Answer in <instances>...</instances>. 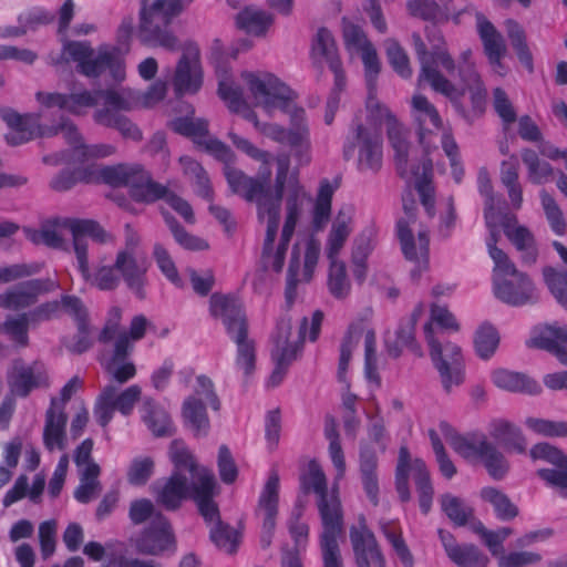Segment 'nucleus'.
Wrapping results in <instances>:
<instances>
[{"label":"nucleus","mask_w":567,"mask_h":567,"mask_svg":"<svg viewBox=\"0 0 567 567\" xmlns=\"http://www.w3.org/2000/svg\"><path fill=\"white\" fill-rule=\"evenodd\" d=\"M219 79L218 94L231 112L241 114L247 121L266 137L279 144L288 145L300 166L311 162V140L309 122L302 107L290 105L281 110L289 115V127L276 123H260L256 113L249 107L243 97L241 89L228 76L227 70H217Z\"/></svg>","instance_id":"f257e3e1"},{"label":"nucleus","mask_w":567,"mask_h":567,"mask_svg":"<svg viewBox=\"0 0 567 567\" xmlns=\"http://www.w3.org/2000/svg\"><path fill=\"white\" fill-rule=\"evenodd\" d=\"M307 193L297 179L289 183L285 199V223L278 233L280 214H265L258 221L266 225L261 250V264L265 269L280 272L285 265L286 254L295 233L297 223L303 210Z\"/></svg>","instance_id":"f03ea898"},{"label":"nucleus","mask_w":567,"mask_h":567,"mask_svg":"<svg viewBox=\"0 0 567 567\" xmlns=\"http://www.w3.org/2000/svg\"><path fill=\"white\" fill-rule=\"evenodd\" d=\"M2 120L8 126L4 137L12 146L21 145L37 136H51L62 133L64 138L74 150L78 158L106 157L115 153V147L110 144L85 145L82 135L75 124L70 120H62L58 126L42 128L40 117L35 114H19L16 111L2 112Z\"/></svg>","instance_id":"7ed1b4c3"},{"label":"nucleus","mask_w":567,"mask_h":567,"mask_svg":"<svg viewBox=\"0 0 567 567\" xmlns=\"http://www.w3.org/2000/svg\"><path fill=\"white\" fill-rule=\"evenodd\" d=\"M425 31L431 51H427L419 33L412 34L413 48L421 64L417 82L419 84L426 82L435 92L446 96L452 102L456 112L467 118L468 114L466 110L458 103L462 92L436 69V64H440L449 73L455 71V61L445 48L443 35L435 27H427Z\"/></svg>","instance_id":"20e7f679"},{"label":"nucleus","mask_w":567,"mask_h":567,"mask_svg":"<svg viewBox=\"0 0 567 567\" xmlns=\"http://www.w3.org/2000/svg\"><path fill=\"white\" fill-rule=\"evenodd\" d=\"M101 178L114 187L125 186L133 199L142 203H153L164 199L187 223L195 221L190 205L182 197L171 192L166 186L152 179L148 172L137 164H118L100 169Z\"/></svg>","instance_id":"39448f33"},{"label":"nucleus","mask_w":567,"mask_h":567,"mask_svg":"<svg viewBox=\"0 0 567 567\" xmlns=\"http://www.w3.org/2000/svg\"><path fill=\"white\" fill-rule=\"evenodd\" d=\"M381 110H367L363 118L357 115L350 126L349 134L343 145V158L354 159L359 172L377 173L383 163V140L381 125L383 117Z\"/></svg>","instance_id":"423d86ee"},{"label":"nucleus","mask_w":567,"mask_h":567,"mask_svg":"<svg viewBox=\"0 0 567 567\" xmlns=\"http://www.w3.org/2000/svg\"><path fill=\"white\" fill-rule=\"evenodd\" d=\"M23 233L31 243L52 248L62 247L64 235L69 233L72 236L75 256L79 255L80 246L84 247L87 244V237L102 245L113 244L115 240V237L97 221L80 218H55L43 223L39 229L24 228Z\"/></svg>","instance_id":"0eeeda50"},{"label":"nucleus","mask_w":567,"mask_h":567,"mask_svg":"<svg viewBox=\"0 0 567 567\" xmlns=\"http://www.w3.org/2000/svg\"><path fill=\"white\" fill-rule=\"evenodd\" d=\"M386 123L388 138L394 151L395 167L400 176L404 178H414L415 187L421 197L427 215L432 218L434 210V189L431 185L432 162L424 159L420 166H415L410 158V143L408 141L406 128L399 123L396 117L389 111V116L383 117Z\"/></svg>","instance_id":"6e6552de"},{"label":"nucleus","mask_w":567,"mask_h":567,"mask_svg":"<svg viewBox=\"0 0 567 567\" xmlns=\"http://www.w3.org/2000/svg\"><path fill=\"white\" fill-rule=\"evenodd\" d=\"M497 237L492 230L486 240L489 257L494 261L493 288L496 298L511 306L534 302L536 289L533 281L519 271L506 252L496 247Z\"/></svg>","instance_id":"1a4fd4ad"},{"label":"nucleus","mask_w":567,"mask_h":567,"mask_svg":"<svg viewBox=\"0 0 567 567\" xmlns=\"http://www.w3.org/2000/svg\"><path fill=\"white\" fill-rule=\"evenodd\" d=\"M193 0H154L142 1L140 9L138 38L141 42L152 47L174 49L176 38L166 30L173 18L181 14Z\"/></svg>","instance_id":"9d476101"},{"label":"nucleus","mask_w":567,"mask_h":567,"mask_svg":"<svg viewBox=\"0 0 567 567\" xmlns=\"http://www.w3.org/2000/svg\"><path fill=\"white\" fill-rule=\"evenodd\" d=\"M76 256L78 269L85 281L102 291H113L120 284L121 279L125 281L127 287L140 298H145V284L146 277L142 276L134 269H126V266H118L117 257L115 256L114 264H107L105 259H100L93 268L89 262V245L79 248Z\"/></svg>","instance_id":"9b49d317"},{"label":"nucleus","mask_w":567,"mask_h":567,"mask_svg":"<svg viewBox=\"0 0 567 567\" xmlns=\"http://www.w3.org/2000/svg\"><path fill=\"white\" fill-rule=\"evenodd\" d=\"M308 327V318L303 317L299 330L291 331V319L282 317L277 322L272 334L274 347L271 349V359L275 368L267 381V386H278L285 379L289 365L297 360L300 354Z\"/></svg>","instance_id":"f8f14e48"},{"label":"nucleus","mask_w":567,"mask_h":567,"mask_svg":"<svg viewBox=\"0 0 567 567\" xmlns=\"http://www.w3.org/2000/svg\"><path fill=\"white\" fill-rule=\"evenodd\" d=\"M241 81L255 106L264 109L268 115H272L276 110H287L295 105L296 93L271 73L245 71L241 73Z\"/></svg>","instance_id":"ddd939ff"},{"label":"nucleus","mask_w":567,"mask_h":567,"mask_svg":"<svg viewBox=\"0 0 567 567\" xmlns=\"http://www.w3.org/2000/svg\"><path fill=\"white\" fill-rule=\"evenodd\" d=\"M61 60L74 62L76 70L87 78H97L106 69L115 71V79L122 80L124 71L114 51L101 49L95 54L94 49L86 41H72L62 39Z\"/></svg>","instance_id":"4468645a"},{"label":"nucleus","mask_w":567,"mask_h":567,"mask_svg":"<svg viewBox=\"0 0 567 567\" xmlns=\"http://www.w3.org/2000/svg\"><path fill=\"white\" fill-rule=\"evenodd\" d=\"M413 475L419 493V504L423 514H427L432 506L434 489L430 480V473L425 463L415 458L411 462L410 452L406 446H401L395 471V488L402 502L411 499L409 488V474Z\"/></svg>","instance_id":"2eb2a0df"},{"label":"nucleus","mask_w":567,"mask_h":567,"mask_svg":"<svg viewBox=\"0 0 567 567\" xmlns=\"http://www.w3.org/2000/svg\"><path fill=\"white\" fill-rule=\"evenodd\" d=\"M137 100L130 89L106 92L105 106L94 111L93 120L99 125L117 130L125 138L141 141L142 132L140 128L121 113L135 107Z\"/></svg>","instance_id":"dca6fc26"},{"label":"nucleus","mask_w":567,"mask_h":567,"mask_svg":"<svg viewBox=\"0 0 567 567\" xmlns=\"http://www.w3.org/2000/svg\"><path fill=\"white\" fill-rule=\"evenodd\" d=\"M403 207L405 216L398 221V237L405 258L415 262L414 268L411 269V278L416 281L427 269L429 233L426 229L420 228L417 230V239L415 240L412 227L415 224L414 202H411V205H409L404 198Z\"/></svg>","instance_id":"f3484780"},{"label":"nucleus","mask_w":567,"mask_h":567,"mask_svg":"<svg viewBox=\"0 0 567 567\" xmlns=\"http://www.w3.org/2000/svg\"><path fill=\"white\" fill-rule=\"evenodd\" d=\"M363 338L365 373L371 379L377 370V340L375 331L365 321L359 320L350 324L348 332L340 348V359L338 367V380L342 383L347 382V370L352 355V351Z\"/></svg>","instance_id":"a211bd4d"},{"label":"nucleus","mask_w":567,"mask_h":567,"mask_svg":"<svg viewBox=\"0 0 567 567\" xmlns=\"http://www.w3.org/2000/svg\"><path fill=\"white\" fill-rule=\"evenodd\" d=\"M230 141L233 144L246 153L251 158L260 162L264 167L260 168V175H261V182L264 187V196L265 198L271 200L272 203L270 206L271 209L269 210V214H280L281 213V204H282V197H284V189L285 185L288 179V175L285 174H276L275 178V186L274 188L270 186V177H271V168L270 163L272 159V156L269 152L264 151L255 146L252 143H250L248 140L239 136L238 134L234 132H229L228 134Z\"/></svg>","instance_id":"6ab92c4d"},{"label":"nucleus","mask_w":567,"mask_h":567,"mask_svg":"<svg viewBox=\"0 0 567 567\" xmlns=\"http://www.w3.org/2000/svg\"><path fill=\"white\" fill-rule=\"evenodd\" d=\"M302 485L306 491H313L318 495V509L322 525L343 520L338 482H334L331 493H328L327 477L317 462L309 463Z\"/></svg>","instance_id":"aec40b11"},{"label":"nucleus","mask_w":567,"mask_h":567,"mask_svg":"<svg viewBox=\"0 0 567 567\" xmlns=\"http://www.w3.org/2000/svg\"><path fill=\"white\" fill-rule=\"evenodd\" d=\"M111 90L75 89L69 94L38 92V102L48 107H59L73 115H84L87 110L97 105L100 99L105 103V93Z\"/></svg>","instance_id":"412c9836"},{"label":"nucleus","mask_w":567,"mask_h":567,"mask_svg":"<svg viewBox=\"0 0 567 567\" xmlns=\"http://www.w3.org/2000/svg\"><path fill=\"white\" fill-rule=\"evenodd\" d=\"M533 460H544L549 468H539L537 475L549 486L567 497V455L549 443H538L530 449Z\"/></svg>","instance_id":"4be33fe9"},{"label":"nucleus","mask_w":567,"mask_h":567,"mask_svg":"<svg viewBox=\"0 0 567 567\" xmlns=\"http://www.w3.org/2000/svg\"><path fill=\"white\" fill-rule=\"evenodd\" d=\"M133 351L132 342L126 333H120L111 350H103L100 355V363L113 380L124 384L136 375V367L128 359Z\"/></svg>","instance_id":"5701e85b"},{"label":"nucleus","mask_w":567,"mask_h":567,"mask_svg":"<svg viewBox=\"0 0 567 567\" xmlns=\"http://www.w3.org/2000/svg\"><path fill=\"white\" fill-rule=\"evenodd\" d=\"M456 69L462 85L461 87L455 85V87L462 92L458 100L460 105L464 109L461 100L465 92H468L471 96L473 113L481 114L485 106L486 89L480 73L476 70V65L473 60V52L471 49H466L461 52L457 59V64L455 63V70Z\"/></svg>","instance_id":"b1692460"},{"label":"nucleus","mask_w":567,"mask_h":567,"mask_svg":"<svg viewBox=\"0 0 567 567\" xmlns=\"http://www.w3.org/2000/svg\"><path fill=\"white\" fill-rule=\"evenodd\" d=\"M210 315L219 319L229 338L248 333V322L241 302L228 295L214 293L209 299Z\"/></svg>","instance_id":"393cba45"},{"label":"nucleus","mask_w":567,"mask_h":567,"mask_svg":"<svg viewBox=\"0 0 567 567\" xmlns=\"http://www.w3.org/2000/svg\"><path fill=\"white\" fill-rule=\"evenodd\" d=\"M210 315L219 319L229 338L248 333V322L241 302L228 295L214 293L209 299Z\"/></svg>","instance_id":"a878e982"},{"label":"nucleus","mask_w":567,"mask_h":567,"mask_svg":"<svg viewBox=\"0 0 567 567\" xmlns=\"http://www.w3.org/2000/svg\"><path fill=\"white\" fill-rule=\"evenodd\" d=\"M225 176L230 189L246 202L256 205L257 218L269 213L271 200L265 198L261 175L257 178L246 175L243 171L226 166Z\"/></svg>","instance_id":"bb28decb"},{"label":"nucleus","mask_w":567,"mask_h":567,"mask_svg":"<svg viewBox=\"0 0 567 567\" xmlns=\"http://www.w3.org/2000/svg\"><path fill=\"white\" fill-rule=\"evenodd\" d=\"M225 176L230 189L246 202L256 205L257 218L269 213L271 200L265 198L261 175L257 178L246 175L243 171L226 166Z\"/></svg>","instance_id":"cd10ccee"},{"label":"nucleus","mask_w":567,"mask_h":567,"mask_svg":"<svg viewBox=\"0 0 567 567\" xmlns=\"http://www.w3.org/2000/svg\"><path fill=\"white\" fill-rule=\"evenodd\" d=\"M279 503V476L272 472L258 499L256 515L262 520V533L260 543L264 548L271 544L272 535L276 528V518L278 515Z\"/></svg>","instance_id":"c85d7f7f"},{"label":"nucleus","mask_w":567,"mask_h":567,"mask_svg":"<svg viewBox=\"0 0 567 567\" xmlns=\"http://www.w3.org/2000/svg\"><path fill=\"white\" fill-rule=\"evenodd\" d=\"M412 116L417 124L419 141L429 153L435 147L433 136L442 127V118L436 107L422 94H414L411 100Z\"/></svg>","instance_id":"c756f323"},{"label":"nucleus","mask_w":567,"mask_h":567,"mask_svg":"<svg viewBox=\"0 0 567 567\" xmlns=\"http://www.w3.org/2000/svg\"><path fill=\"white\" fill-rule=\"evenodd\" d=\"M156 502L168 511L177 509L183 501L193 497V480L175 471L169 477L156 481L152 486Z\"/></svg>","instance_id":"7c9ffc66"},{"label":"nucleus","mask_w":567,"mask_h":567,"mask_svg":"<svg viewBox=\"0 0 567 567\" xmlns=\"http://www.w3.org/2000/svg\"><path fill=\"white\" fill-rule=\"evenodd\" d=\"M174 546L172 527L163 514H157L136 540L137 550L145 555H159Z\"/></svg>","instance_id":"2f4dec72"},{"label":"nucleus","mask_w":567,"mask_h":567,"mask_svg":"<svg viewBox=\"0 0 567 567\" xmlns=\"http://www.w3.org/2000/svg\"><path fill=\"white\" fill-rule=\"evenodd\" d=\"M357 567H385V559L372 532L365 525L350 529Z\"/></svg>","instance_id":"473e14b6"},{"label":"nucleus","mask_w":567,"mask_h":567,"mask_svg":"<svg viewBox=\"0 0 567 567\" xmlns=\"http://www.w3.org/2000/svg\"><path fill=\"white\" fill-rule=\"evenodd\" d=\"M216 495V480L209 470H203L197 473L193 482V499L197 504L200 515L207 523L217 524L219 519V509L214 501Z\"/></svg>","instance_id":"72a5a7b5"},{"label":"nucleus","mask_w":567,"mask_h":567,"mask_svg":"<svg viewBox=\"0 0 567 567\" xmlns=\"http://www.w3.org/2000/svg\"><path fill=\"white\" fill-rule=\"evenodd\" d=\"M54 288V282L47 279H32L0 293V307L19 310L34 305L40 295Z\"/></svg>","instance_id":"f704fd0d"},{"label":"nucleus","mask_w":567,"mask_h":567,"mask_svg":"<svg viewBox=\"0 0 567 567\" xmlns=\"http://www.w3.org/2000/svg\"><path fill=\"white\" fill-rule=\"evenodd\" d=\"M203 74L197 51L184 53L173 79L176 95L195 94L202 86Z\"/></svg>","instance_id":"c9c22d12"},{"label":"nucleus","mask_w":567,"mask_h":567,"mask_svg":"<svg viewBox=\"0 0 567 567\" xmlns=\"http://www.w3.org/2000/svg\"><path fill=\"white\" fill-rule=\"evenodd\" d=\"M7 380L11 393L22 398L29 395L33 389L47 384V378L41 368L37 363L27 365L22 360L13 361Z\"/></svg>","instance_id":"e433bc0d"},{"label":"nucleus","mask_w":567,"mask_h":567,"mask_svg":"<svg viewBox=\"0 0 567 567\" xmlns=\"http://www.w3.org/2000/svg\"><path fill=\"white\" fill-rule=\"evenodd\" d=\"M66 422L63 404H59L58 399L53 398L45 412L43 427V443L49 451H62L66 447Z\"/></svg>","instance_id":"4c0bfd02"},{"label":"nucleus","mask_w":567,"mask_h":567,"mask_svg":"<svg viewBox=\"0 0 567 567\" xmlns=\"http://www.w3.org/2000/svg\"><path fill=\"white\" fill-rule=\"evenodd\" d=\"M530 344L550 352L561 364L567 365V324L554 322L544 327L530 339Z\"/></svg>","instance_id":"58836bf2"},{"label":"nucleus","mask_w":567,"mask_h":567,"mask_svg":"<svg viewBox=\"0 0 567 567\" xmlns=\"http://www.w3.org/2000/svg\"><path fill=\"white\" fill-rule=\"evenodd\" d=\"M312 54L317 62H326L329 65L330 70L334 73L336 84L339 87L343 82L344 74L334 39L328 29L321 28L318 30L312 45Z\"/></svg>","instance_id":"ea45409f"},{"label":"nucleus","mask_w":567,"mask_h":567,"mask_svg":"<svg viewBox=\"0 0 567 567\" xmlns=\"http://www.w3.org/2000/svg\"><path fill=\"white\" fill-rule=\"evenodd\" d=\"M504 219V233L522 254V261L526 265L535 264L538 257V250L532 231L525 226L516 225L515 216H505Z\"/></svg>","instance_id":"a19ab883"},{"label":"nucleus","mask_w":567,"mask_h":567,"mask_svg":"<svg viewBox=\"0 0 567 567\" xmlns=\"http://www.w3.org/2000/svg\"><path fill=\"white\" fill-rule=\"evenodd\" d=\"M142 421L154 436H172L175 432L169 413L154 399L144 398L140 409Z\"/></svg>","instance_id":"79ce46f5"},{"label":"nucleus","mask_w":567,"mask_h":567,"mask_svg":"<svg viewBox=\"0 0 567 567\" xmlns=\"http://www.w3.org/2000/svg\"><path fill=\"white\" fill-rule=\"evenodd\" d=\"M343 532V520L322 525L320 553L322 567H344L338 538Z\"/></svg>","instance_id":"37998d69"},{"label":"nucleus","mask_w":567,"mask_h":567,"mask_svg":"<svg viewBox=\"0 0 567 567\" xmlns=\"http://www.w3.org/2000/svg\"><path fill=\"white\" fill-rule=\"evenodd\" d=\"M492 381L497 388L508 392H519L529 395H537L542 392L540 384L534 379L524 373L506 369L495 370L492 373Z\"/></svg>","instance_id":"c03bdc74"},{"label":"nucleus","mask_w":567,"mask_h":567,"mask_svg":"<svg viewBox=\"0 0 567 567\" xmlns=\"http://www.w3.org/2000/svg\"><path fill=\"white\" fill-rule=\"evenodd\" d=\"M359 470L363 489L370 502L377 506L379 504L378 457L372 449L361 447Z\"/></svg>","instance_id":"a18cd8bd"},{"label":"nucleus","mask_w":567,"mask_h":567,"mask_svg":"<svg viewBox=\"0 0 567 567\" xmlns=\"http://www.w3.org/2000/svg\"><path fill=\"white\" fill-rule=\"evenodd\" d=\"M424 312V305L419 303L409 318L401 321L396 330V343L388 347L391 357L398 358L401 354V347L409 348L416 355H422L421 347L414 341V327Z\"/></svg>","instance_id":"49530a36"},{"label":"nucleus","mask_w":567,"mask_h":567,"mask_svg":"<svg viewBox=\"0 0 567 567\" xmlns=\"http://www.w3.org/2000/svg\"><path fill=\"white\" fill-rule=\"evenodd\" d=\"M183 422L196 437L207 436L210 430V421L203 402L196 398H186L182 405Z\"/></svg>","instance_id":"de8ad7c7"},{"label":"nucleus","mask_w":567,"mask_h":567,"mask_svg":"<svg viewBox=\"0 0 567 567\" xmlns=\"http://www.w3.org/2000/svg\"><path fill=\"white\" fill-rule=\"evenodd\" d=\"M360 53L364 64L365 82L368 87L367 110H381L383 114H388V107L381 104L375 96L377 78L380 72V61L377 51L373 45H370Z\"/></svg>","instance_id":"09e8293b"},{"label":"nucleus","mask_w":567,"mask_h":567,"mask_svg":"<svg viewBox=\"0 0 567 567\" xmlns=\"http://www.w3.org/2000/svg\"><path fill=\"white\" fill-rule=\"evenodd\" d=\"M476 27L487 59L497 62V58H504L507 53L505 40L482 13L476 14Z\"/></svg>","instance_id":"8fccbe9b"},{"label":"nucleus","mask_w":567,"mask_h":567,"mask_svg":"<svg viewBox=\"0 0 567 567\" xmlns=\"http://www.w3.org/2000/svg\"><path fill=\"white\" fill-rule=\"evenodd\" d=\"M489 434L507 451L519 454L526 452L527 442L522 430L508 421H494L491 424Z\"/></svg>","instance_id":"3c124183"},{"label":"nucleus","mask_w":567,"mask_h":567,"mask_svg":"<svg viewBox=\"0 0 567 567\" xmlns=\"http://www.w3.org/2000/svg\"><path fill=\"white\" fill-rule=\"evenodd\" d=\"M424 336L430 348V357L435 369H437L440 361H445L447 364H451L454 358H457L460 361H464L461 348L453 342L443 343L440 340L439 332L432 328L431 323H425Z\"/></svg>","instance_id":"603ef678"},{"label":"nucleus","mask_w":567,"mask_h":567,"mask_svg":"<svg viewBox=\"0 0 567 567\" xmlns=\"http://www.w3.org/2000/svg\"><path fill=\"white\" fill-rule=\"evenodd\" d=\"M140 244L141 238L137 231H135L128 224L125 225V243L116 252L117 264L120 267L126 266V269H134L142 276L146 277V265L138 255Z\"/></svg>","instance_id":"864d4df0"},{"label":"nucleus","mask_w":567,"mask_h":567,"mask_svg":"<svg viewBox=\"0 0 567 567\" xmlns=\"http://www.w3.org/2000/svg\"><path fill=\"white\" fill-rule=\"evenodd\" d=\"M272 22L274 18L270 13L256 7H247L238 12L236 17L238 28L257 37L264 35Z\"/></svg>","instance_id":"5fc2aeb1"},{"label":"nucleus","mask_w":567,"mask_h":567,"mask_svg":"<svg viewBox=\"0 0 567 567\" xmlns=\"http://www.w3.org/2000/svg\"><path fill=\"white\" fill-rule=\"evenodd\" d=\"M519 162L516 155L501 163V182L506 187L511 203L515 209H519L523 204V190L518 183Z\"/></svg>","instance_id":"6e6d98bb"},{"label":"nucleus","mask_w":567,"mask_h":567,"mask_svg":"<svg viewBox=\"0 0 567 567\" xmlns=\"http://www.w3.org/2000/svg\"><path fill=\"white\" fill-rule=\"evenodd\" d=\"M351 231V217L343 212H340L332 223V227L327 239L326 251L329 260H338L337 257L343 248Z\"/></svg>","instance_id":"4d7b16f0"},{"label":"nucleus","mask_w":567,"mask_h":567,"mask_svg":"<svg viewBox=\"0 0 567 567\" xmlns=\"http://www.w3.org/2000/svg\"><path fill=\"white\" fill-rule=\"evenodd\" d=\"M179 164L184 175L193 182L196 194L207 200H212V185L203 166L189 156H182Z\"/></svg>","instance_id":"13d9d810"},{"label":"nucleus","mask_w":567,"mask_h":567,"mask_svg":"<svg viewBox=\"0 0 567 567\" xmlns=\"http://www.w3.org/2000/svg\"><path fill=\"white\" fill-rule=\"evenodd\" d=\"M237 347L235 367L240 371L245 379H248L256 368V347L255 341L248 338V333L230 338Z\"/></svg>","instance_id":"bf43d9fd"},{"label":"nucleus","mask_w":567,"mask_h":567,"mask_svg":"<svg viewBox=\"0 0 567 567\" xmlns=\"http://www.w3.org/2000/svg\"><path fill=\"white\" fill-rule=\"evenodd\" d=\"M489 443L484 434L471 436L455 435L450 440L452 449L466 460L481 458Z\"/></svg>","instance_id":"052dcab7"},{"label":"nucleus","mask_w":567,"mask_h":567,"mask_svg":"<svg viewBox=\"0 0 567 567\" xmlns=\"http://www.w3.org/2000/svg\"><path fill=\"white\" fill-rule=\"evenodd\" d=\"M481 497L494 507L495 514L501 520H511L518 515L517 506L495 487H484L481 491Z\"/></svg>","instance_id":"680f3d73"},{"label":"nucleus","mask_w":567,"mask_h":567,"mask_svg":"<svg viewBox=\"0 0 567 567\" xmlns=\"http://www.w3.org/2000/svg\"><path fill=\"white\" fill-rule=\"evenodd\" d=\"M506 32L511 43L516 51V54L522 64L532 72L533 71V56L526 43V34L523 27L515 20L508 19L505 21Z\"/></svg>","instance_id":"e2e57ef3"},{"label":"nucleus","mask_w":567,"mask_h":567,"mask_svg":"<svg viewBox=\"0 0 567 567\" xmlns=\"http://www.w3.org/2000/svg\"><path fill=\"white\" fill-rule=\"evenodd\" d=\"M540 204L551 231L557 236H565L567 221L556 199L545 189L539 193Z\"/></svg>","instance_id":"0e129e2a"},{"label":"nucleus","mask_w":567,"mask_h":567,"mask_svg":"<svg viewBox=\"0 0 567 567\" xmlns=\"http://www.w3.org/2000/svg\"><path fill=\"white\" fill-rule=\"evenodd\" d=\"M441 507L446 516L457 526H464L473 516V508L462 498L452 494L441 496Z\"/></svg>","instance_id":"69168bd1"},{"label":"nucleus","mask_w":567,"mask_h":567,"mask_svg":"<svg viewBox=\"0 0 567 567\" xmlns=\"http://www.w3.org/2000/svg\"><path fill=\"white\" fill-rule=\"evenodd\" d=\"M460 567H486L489 563L488 557L475 545H458L449 557Z\"/></svg>","instance_id":"338daca9"},{"label":"nucleus","mask_w":567,"mask_h":567,"mask_svg":"<svg viewBox=\"0 0 567 567\" xmlns=\"http://www.w3.org/2000/svg\"><path fill=\"white\" fill-rule=\"evenodd\" d=\"M544 281L555 299L567 309V270L547 266L543 269Z\"/></svg>","instance_id":"774afa93"}]
</instances>
